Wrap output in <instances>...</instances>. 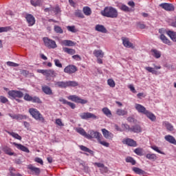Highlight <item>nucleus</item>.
Wrapping results in <instances>:
<instances>
[{
	"instance_id": "nucleus-1",
	"label": "nucleus",
	"mask_w": 176,
	"mask_h": 176,
	"mask_svg": "<svg viewBox=\"0 0 176 176\" xmlns=\"http://www.w3.org/2000/svg\"><path fill=\"white\" fill-rule=\"evenodd\" d=\"M87 140H92V138H95L96 140H97L98 144L102 145V146H105L106 148H109V143L104 140L102 135L98 131H95L94 130H89L87 135Z\"/></svg>"
},
{
	"instance_id": "nucleus-2",
	"label": "nucleus",
	"mask_w": 176,
	"mask_h": 176,
	"mask_svg": "<svg viewBox=\"0 0 176 176\" xmlns=\"http://www.w3.org/2000/svg\"><path fill=\"white\" fill-rule=\"evenodd\" d=\"M55 87H58L59 89H67V87H76L79 86V83L76 81H54Z\"/></svg>"
},
{
	"instance_id": "nucleus-3",
	"label": "nucleus",
	"mask_w": 176,
	"mask_h": 176,
	"mask_svg": "<svg viewBox=\"0 0 176 176\" xmlns=\"http://www.w3.org/2000/svg\"><path fill=\"white\" fill-rule=\"evenodd\" d=\"M100 14L104 17H109L110 19H116L118 16V10L113 7H106L104 10L100 12Z\"/></svg>"
},
{
	"instance_id": "nucleus-4",
	"label": "nucleus",
	"mask_w": 176,
	"mask_h": 176,
	"mask_svg": "<svg viewBox=\"0 0 176 176\" xmlns=\"http://www.w3.org/2000/svg\"><path fill=\"white\" fill-rule=\"evenodd\" d=\"M29 113L35 120H38V122H41V123H45V118H43V116H42L38 109L30 108L29 109Z\"/></svg>"
},
{
	"instance_id": "nucleus-5",
	"label": "nucleus",
	"mask_w": 176,
	"mask_h": 176,
	"mask_svg": "<svg viewBox=\"0 0 176 176\" xmlns=\"http://www.w3.org/2000/svg\"><path fill=\"white\" fill-rule=\"evenodd\" d=\"M10 100H16V98H23L24 94L21 91L10 90L8 93Z\"/></svg>"
},
{
	"instance_id": "nucleus-6",
	"label": "nucleus",
	"mask_w": 176,
	"mask_h": 176,
	"mask_svg": "<svg viewBox=\"0 0 176 176\" xmlns=\"http://www.w3.org/2000/svg\"><path fill=\"white\" fill-rule=\"evenodd\" d=\"M43 41L45 45L48 47L49 49H56L57 47V44H56V41L49 39L47 37L43 38Z\"/></svg>"
},
{
	"instance_id": "nucleus-7",
	"label": "nucleus",
	"mask_w": 176,
	"mask_h": 176,
	"mask_svg": "<svg viewBox=\"0 0 176 176\" xmlns=\"http://www.w3.org/2000/svg\"><path fill=\"white\" fill-rule=\"evenodd\" d=\"M80 118L85 120H87V119H93L94 120H96L97 119H98V116L94 115V113L89 112L81 113L80 114Z\"/></svg>"
},
{
	"instance_id": "nucleus-8",
	"label": "nucleus",
	"mask_w": 176,
	"mask_h": 176,
	"mask_svg": "<svg viewBox=\"0 0 176 176\" xmlns=\"http://www.w3.org/2000/svg\"><path fill=\"white\" fill-rule=\"evenodd\" d=\"M68 100L73 101L74 102H77L78 104H87V100L79 98L76 95H72L67 97Z\"/></svg>"
},
{
	"instance_id": "nucleus-9",
	"label": "nucleus",
	"mask_w": 176,
	"mask_h": 176,
	"mask_svg": "<svg viewBox=\"0 0 176 176\" xmlns=\"http://www.w3.org/2000/svg\"><path fill=\"white\" fill-rule=\"evenodd\" d=\"M65 74H68V75H72L75 72H78V67L74 65H69L64 69Z\"/></svg>"
},
{
	"instance_id": "nucleus-10",
	"label": "nucleus",
	"mask_w": 176,
	"mask_h": 176,
	"mask_svg": "<svg viewBox=\"0 0 176 176\" xmlns=\"http://www.w3.org/2000/svg\"><path fill=\"white\" fill-rule=\"evenodd\" d=\"M160 8H162V9H164V10H166L167 12H173V10L175 9V7H174V5L168 3H162L160 4Z\"/></svg>"
},
{
	"instance_id": "nucleus-11",
	"label": "nucleus",
	"mask_w": 176,
	"mask_h": 176,
	"mask_svg": "<svg viewBox=\"0 0 176 176\" xmlns=\"http://www.w3.org/2000/svg\"><path fill=\"white\" fill-rule=\"evenodd\" d=\"M26 21L28 24V27H32L35 25V17L31 14H28L25 16Z\"/></svg>"
},
{
	"instance_id": "nucleus-12",
	"label": "nucleus",
	"mask_w": 176,
	"mask_h": 176,
	"mask_svg": "<svg viewBox=\"0 0 176 176\" xmlns=\"http://www.w3.org/2000/svg\"><path fill=\"white\" fill-rule=\"evenodd\" d=\"M122 144L125 145H128V146H137V142L135 140L131 139V138H126L122 140Z\"/></svg>"
},
{
	"instance_id": "nucleus-13",
	"label": "nucleus",
	"mask_w": 176,
	"mask_h": 176,
	"mask_svg": "<svg viewBox=\"0 0 176 176\" xmlns=\"http://www.w3.org/2000/svg\"><path fill=\"white\" fill-rule=\"evenodd\" d=\"M122 44L124 45V47H128L129 49L131 47V49H134V45L133 43L130 42V40L127 37H122Z\"/></svg>"
},
{
	"instance_id": "nucleus-14",
	"label": "nucleus",
	"mask_w": 176,
	"mask_h": 176,
	"mask_svg": "<svg viewBox=\"0 0 176 176\" xmlns=\"http://www.w3.org/2000/svg\"><path fill=\"white\" fill-rule=\"evenodd\" d=\"M12 145L16 146V148L19 149V151H22V152H25L26 153H30V149L25 147L24 145L21 144H17L16 142H12Z\"/></svg>"
},
{
	"instance_id": "nucleus-15",
	"label": "nucleus",
	"mask_w": 176,
	"mask_h": 176,
	"mask_svg": "<svg viewBox=\"0 0 176 176\" xmlns=\"http://www.w3.org/2000/svg\"><path fill=\"white\" fill-rule=\"evenodd\" d=\"M8 116L12 118V119H16V120H24L27 119V116L23 114H12L9 113Z\"/></svg>"
},
{
	"instance_id": "nucleus-16",
	"label": "nucleus",
	"mask_w": 176,
	"mask_h": 176,
	"mask_svg": "<svg viewBox=\"0 0 176 176\" xmlns=\"http://www.w3.org/2000/svg\"><path fill=\"white\" fill-rule=\"evenodd\" d=\"M101 131L103 134V137H104L106 140H112V138H113V133H111L106 129H102Z\"/></svg>"
},
{
	"instance_id": "nucleus-17",
	"label": "nucleus",
	"mask_w": 176,
	"mask_h": 176,
	"mask_svg": "<svg viewBox=\"0 0 176 176\" xmlns=\"http://www.w3.org/2000/svg\"><path fill=\"white\" fill-rule=\"evenodd\" d=\"M135 108L139 113H143V115H145V113H146V112L148 111V110H146V108H145V107L140 104H135Z\"/></svg>"
},
{
	"instance_id": "nucleus-18",
	"label": "nucleus",
	"mask_w": 176,
	"mask_h": 176,
	"mask_svg": "<svg viewBox=\"0 0 176 176\" xmlns=\"http://www.w3.org/2000/svg\"><path fill=\"white\" fill-rule=\"evenodd\" d=\"M3 152H4L6 155H8V156H16V153L13 152V150L8 146L3 147Z\"/></svg>"
},
{
	"instance_id": "nucleus-19",
	"label": "nucleus",
	"mask_w": 176,
	"mask_h": 176,
	"mask_svg": "<svg viewBox=\"0 0 176 176\" xmlns=\"http://www.w3.org/2000/svg\"><path fill=\"white\" fill-rule=\"evenodd\" d=\"M28 168L35 175H39V174H41V169L39 168H36L32 165H29Z\"/></svg>"
},
{
	"instance_id": "nucleus-20",
	"label": "nucleus",
	"mask_w": 176,
	"mask_h": 176,
	"mask_svg": "<svg viewBox=\"0 0 176 176\" xmlns=\"http://www.w3.org/2000/svg\"><path fill=\"white\" fill-rule=\"evenodd\" d=\"M42 91L45 94H47V96H52L53 94V91L52 90V88L50 87L45 85L42 87Z\"/></svg>"
},
{
	"instance_id": "nucleus-21",
	"label": "nucleus",
	"mask_w": 176,
	"mask_h": 176,
	"mask_svg": "<svg viewBox=\"0 0 176 176\" xmlns=\"http://www.w3.org/2000/svg\"><path fill=\"white\" fill-rule=\"evenodd\" d=\"M164 140L169 142L170 144H173V145H176V140L173 135H167L164 137Z\"/></svg>"
},
{
	"instance_id": "nucleus-22",
	"label": "nucleus",
	"mask_w": 176,
	"mask_h": 176,
	"mask_svg": "<svg viewBox=\"0 0 176 176\" xmlns=\"http://www.w3.org/2000/svg\"><path fill=\"white\" fill-rule=\"evenodd\" d=\"M96 31L98 32H102V34H107V28L102 25H96L95 27Z\"/></svg>"
},
{
	"instance_id": "nucleus-23",
	"label": "nucleus",
	"mask_w": 176,
	"mask_h": 176,
	"mask_svg": "<svg viewBox=\"0 0 176 176\" xmlns=\"http://www.w3.org/2000/svg\"><path fill=\"white\" fill-rule=\"evenodd\" d=\"M162 126H164V127H166V130H168V131H174V126H173V124H171L170 122H168L167 121L163 122Z\"/></svg>"
},
{
	"instance_id": "nucleus-24",
	"label": "nucleus",
	"mask_w": 176,
	"mask_h": 176,
	"mask_svg": "<svg viewBox=\"0 0 176 176\" xmlns=\"http://www.w3.org/2000/svg\"><path fill=\"white\" fill-rule=\"evenodd\" d=\"M160 39H161L162 42H163V43H165V45H168V46H171V41L168 40L164 34H161L160 36Z\"/></svg>"
},
{
	"instance_id": "nucleus-25",
	"label": "nucleus",
	"mask_w": 176,
	"mask_h": 176,
	"mask_svg": "<svg viewBox=\"0 0 176 176\" xmlns=\"http://www.w3.org/2000/svg\"><path fill=\"white\" fill-rule=\"evenodd\" d=\"M59 101L60 102H63V104H66L67 105H69V107H70V108H72V109H75V108H76V105L71 102H68L67 100L65 99H60Z\"/></svg>"
},
{
	"instance_id": "nucleus-26",
	"label": "nucleus",
	"mask_w": 176,
	"mask_h": 176,
	"mask_svg": "<svg viewBox=\"0 0 176 176\" xmlns=\"http://www.w3.org/2000/svg\"><path fill=\"white\" fill-rule=\"evenodd\" d=\"M94 56L97 58H102L104 57V52L101 50H95L94 51Z\"/></svg>"
},
{
	"instance_id": "nucleus-27",
	"label": "nucleus",
	"mask_w": 176,
	"mask_h": 176,
	"mask_svg": "<svg viewBox=\"0 0 176 176\" xmlns=\"http://www.w3.org/2000/svg\"><path fill=\"white\" fill-rule=\"evenodd\" d=\"M146 117L151 120V122H155L156 121V116L153 114L152 112L147 110V111L145 113Z\"/></svg>"
},
{
	"instance_id": "nucleus-28",
	"label": "nucleus",
	"mask_w": 176,
	"mask_h": 176,
	"mask_svg": "<svg viewBox=\"0 0 176 176\" xmlns=\"http://www.w3.org/2000/svg\"><path fill=\"white\" fill-rule=\"evenodd\" d=\"M63 50L65 53L69 54L70 56H74L76 53V50L69 47H63Z\"/></svg>"
},
{
	"instance_id": "nucleus-29",
	"label": "nucleus",
	"mask_w": 176,
	"mask_h": 176,
	"mask_svg": "<svg viewBox=\"0 0 176 176\" xmlns=\"http://www.w3.org/2000/svg\"><path fill=\"white\" fill-rule=\"evenodd\" d=\"M127 113V111L122 109H117L116 111V115H117L118 116H126Z\"/></svg>"
},
{
	"instance_id": "nucleus-30",
	"label": "nucleus",
	"mask_w": 176,
	"mask_h": 176,
	"mask_svg": "<svg viewBox=\"0 0 176 176\" xmlns=\"http://www.w3.org/2000/svg\"><path fill=\"white\" fill-rule=\"evenodd\" d=\"M38 74H42L47 78L50 77V69H37Z\"/></svg>"
},
{
	"instance_id": "nucleus-31",
	"label": "nucleus",
	"mask_w": 176,
	"mask_h": 176,
	"mask_svg": "<svg viewBox=\"0 0 176 176\" xmlns=\"http://www.w3.org/2000/svg\"><path fill=\"white\" fill-rule=\"evenodd\" d=\"M166 34L173 42H176V32L168 30Z\"/></svg>"
},
{
	"instance_id": "nucleus-32",
	"label": "nucleus",
	"mask_w": 176,
	"mask_h": 176,
	"mask_svg": "<svg viewBox=\"0 0 176 176\" xmlns=\"http://www.w3.org/2000/svg\"><path fill=\"white\" fill-rule=\"evenodd\" d=\"M142 129L140 125H134L131 127V132L132 133H141Z\"/></svg>"
},
{
	"instance_id": "nucleus-33",
	"label": "nucleus",
	"mask_w": 176,
	"mask_h": 176,
	"mask_svg": "<svg viewBox=\"0 0 176 176\" xmlns=\"http://www.w3.org/2000/svg\"><path fill=\"white\" fill-rule=\"evenodd\" d=\"M151 54L155 58H160L162 57V52L157 50H151Z\"/></svg>"
},
{
	"instance_id": "nucleus-34",
	"label": "nucleus",
	"mask_w": 176,
	"mask_h": 176,
	"mask_svg": "<svg viewBox=\"0 0 176 176\" xmlns=\"http://www.w3.org/2000/svg\"><path fill=\"white\" fill-rule=\"evenodd\" d=\"M102 112H103L104 115H105L107 118H112V112L108 107H104L102 109Z\"/></svg>"
},
{
	"instance_id": "nucleus-35",
	"label": "nucleus",
	"mask_w": 176,
	"mask_h": 176,
	"mask_svg": "<svg viewBox=\"0 0 176 176\" xmlns=\"http://www.w3.org/2000/svg\"><path fill=\"white\" fill-rule=\"evenodd\" d=\"M6 133L11 135V137H13V138H15V140H19V141H21L22 138L20 136L18 133H16L14 132H10L9 131H6Z\"/></svg>"
},
{
	"instance_id": "nucleus-36",
	"label": "nucleus",
	"mask_w": 176,
	"mask_h": 176,
	"mask_svg": "<svg viewBox=\"0 0 176 176\" xmlns=\"http://www.w3.org/2000/svg\"><path fill=\"white\" fill-rule=\"evenodd\" d=\"M76 131H77L78 134H80V135H82V137L87 138V133H86L83 128H76Z\"/></svg>"
},
{
	"instance_id": "nucleus-37",
	"label": "nucleus",
	"mask_w": 176,
	"mask_h": 176,
	"mask_svg": "<svg viewBox=\"0 0 176 176\" xmlns=\"http://www.w3.org/2000/svg\"><path fill=\"white\" fill-rule=\"evenodd\" d=\"M61 43L64 46H74L75 45V43L71 40H63Z\"/></svg>"
},
{
	"instance_id": "nucleus-38",
	"label": "nucleus",
	"mask_w": 176,
	"mask_h": 176,
	"mask_svg": "<svg viewBox=\"0 0 176 176\" xmlns=\"http://www.w3.org/2000/svg\"><path fill=\"white\" fill-rule=\"evenodd\" d=\"M133 171L135 174H138L139 175H144V174H145V171H144L142 169H141L140 168H137V167H133Z\"/></svg>"
},
{
	"instance_id": "nucleus-39",
	"label": "nucleus",
	"mask_w": 176,
	"mask_h": 176,
	"mask_svg": "<svg viewBox=\"0 0 176 176\" xmlns=\"http://www.w3.org/2000/svg\"><path fill=\"white\" fill-rule=\"evenodd\" d=\"M146 159H148V160H153L155 162L157 159V156L155 153H148L146 155Z\"/></svg>"
},
{
	"instance_id": "nucleus-40",
	"label": "nucleus",
	"mask_w": 176,
	"mask_h": 176,
	"mask_svg": "<svg viewBox=\"0 0 176 176\" xmlns=\"http://www.w3.org/2000/svg\"><path fill=\"white\" fill-rule=\"evenodd\" d=\"M80 149L81 151H82L83 152H87L88 153H90V155H94V151L90 150L89 148H87L83 145L80 146Z\"/></svg>"
},
{
	"instance_id": "nucleus-41",
	"label": "nucleus",
	"mask_w": 176,
	"mask_h": 176,
	"mask_svg": "<svg viewBox=\"0 0 176 176\" xmlns=\"http://www.w3.org/2000/svg\"><path fill=\"white\" fill-rule=\"evenodd\" d=\"M144 69H146V71H148V72H151V74H153V75H157V72L155 70V68L153 67H144Z\"/></svg>"
},
{
	"instance_id": "nucleus-42",
	"label": "nucleus",
	"mask_w": 176,
	"mask_h": 176,
	"mask_svg": "<svg viewBox=\"0 0 176 176\" xmlns=\"http://www.w3.org/2000/svg\"><path fill=\"white\" fill-rule=\"evenodd\" d=\"M83 13L85 16H90L91 14V9L89 7L83 8Z\"/></svg>"
},
{
	"instance_id": "nucleus-43",
	"label": "nucleus",
	"mask_w": 176,
	"mask_h": 176,
	"mask_svg": "<svg viewBox=\"0 0 176 176\" xmlns=\"http://www.w3.org/2000/svg\"><path fill=\"white\" fill-rule=\"evenodd\" d=\"M9 31H12V27L10 26L0 27V34L2 32H8Z\"/></svg>"
},
{
	"instance_id": "nucleus-44",
	"label": "nucleus",
	"mask_w": 176,
	"mask_h": 176,
	"mask_svg": "<svg viewBox=\"0 0 176 176\" xmlns=\"http://www.w3.org/2000/svg\"><path fill=\"white\" fill-rule=\"evenodd\" d=\"M52 12H54L55 14H58V13L61 12V9L58 6H56L55 7H51Z\"/></svg>"
},
{
	"instance_id": "nucleus-45",
	"label": "nucleus",
	"mask_w": 176,
	"mask_h": 176,
	"mask_svg": "<svg viewBox=\"0 0 176 176\" xmlns=\"http://www.w3.org/2000/svg\"><path fill=\"white\" fill-rule=\"evenodd\" d=\"M151 148L153 149V151H155L157 153H160L161 155H166V153L162 151L160 148L157 146H151Z\"/></svg>"
},
{
	"instance_id": "nucleus-46",
	"label": "nucleus",
	"mask_w": 176,
	"mask_h": 176,
	"mask_svg": "<svg viewBox=\"0 0 176 176\" xmlns=\"http://www.w3.org/2000/svg\"><path fill=\"white\" fill-rule=\"evenodd\" d=\"M134 152L138 156H142L144 155V149L142 148H137L134 150Z\"/></svg>"
},
{
	"instance_id": "nucleus-47",
	"label": "nucleus",
	"mask_w": 176,
	"mask_h": 176,
	"mask_svg": "<svg viewBox=\"0 0 176 176\" xmlns=\"http://www.w3.org/2000/svg\"><path fill=\"white\" fill-rule=\"evenodd\" d=\"M67 30L69 31V32H72L73 34H75V32H78V30L75 27V25L72 26H67Z\"/></svg>"
},
{
	"instance_id": "nucleus-48",
	"label": "nucleus",
	"mask_w": 176,
	"mask_h": 176,
	"mask_svg": "<svg viewBox=\"0 0 176 176\" xmlns=\"http://www.w3.org/2000/svg\"><path fill=\"white\" fill-rule=\"evenodd\" d=\"M54 30L55 31V32H56V34H63L64 32V30H63L61 27L58 25H55L54 28Z\"/></svg>"
},
{
	"instance_id": "nucleus-49",
	"label": "nucleus",
	"mask_w": 176,
	"mask_h": 176,
	"mask_svg": "<svg viewBox=\"0 0 176 176\" xmlns=\"http://www.w3.org/2000/svg\"><path fill=\"white\" fill-rule=\"evenodd\" d=\"M30 3L32 6H39L42 3V0H31Z\"/></svg>"
},
{
	"instance_id": "nucleus-50",
	"label": "nucleus",
	"mask_w": 176,
	"mask_h": 176,
	"mask_svg": "<svg viewBox=\"0 0 176 176\" xmlns=\"http://www.w3.org/2000/svg\"><path fill=\"white\" fill-rule=\"evenodd\" d=\"M119 9H120V10H122V12H130V8L124 4L119 6Z\"/></svg>"
},
{
	"instance_id": "nucleus-51",
	"label": "nucleus",
	"mask_w": 176,
	"mask_h": 176,
	"mask_svg": "<svg viewBox=\"0 0 176 176\" xmlns=\"http://www.w3.org/2000/svg\"><path fill=\"white\" fill-rule=\"evenodd\" d=\"M126 163H131L132 166H135L136 162L135 161L133 157H127L126 158Z\"/></svg>"
},
{
	"instance_id": "nucleus-52",
	"label": "nucleus",
	"mask_w": 176,
	"mask_h": 176,
	"mask_svg": "<svg viewBox=\"0 0 176 176\" xmlns=\"http://www.w3.org/2000/svg\"><path fill=\"white\" fill-rule=\"evenodd\" d=\"M31 101L32 102H34L36 104H41V102H42V101H41V99L38 96L32 97Z\"/></svg>"
},
{
	"instance_id": "nucleus-53",
	"label": "nucleus",
	"mask_w": 176,
	"mask_h": 176,
	"mask_svg": "<svg viewBox=\"0 0 176 176\" xmlns=\"http://www.w3.org/2000/svg\"><path fill=\"white\" fill-rule=\"evenodd\" d=\"M75 16H76V17H80V19H85V15H83V13H82V11L80 10L76 11Z\"/></svg>"
},
{
	"instance_id": "nucleus-54",
	"label": "nucleus",
	"mask_w": 176,
	"mask_h": 176,
	"mask_svg": "<svg viewBox=\"0 0 176 176\" xmlns=\"http://www.w3.org/2000/svg\"><path fill=\"white\" fill-rule=\"evenodd\" d=\"M0 102H1L2 104H6V102H9V100L8 99V98H6L3 96H0Z\"/></svg>"
},
{
	"instance_id": "nucleus-55",
	"label": "nucleus",
	"mask_w": 176,
	"mask_h": 176,
	"mask_svg": "<svg viewBox=\"0 0 176 176\" xmlns=\"http://www.w3.org/2000/svg\"><path fill=\"white\" fill-rule=\"evenodd\" d=\"M54 62L56 67H58V68H63V64H61V63L60 62V60L54 59Z\"/></svg>"
},
{
	"instance_id": "nucleus-56",
	"label": "nucleus",
	"mask_w": 176,
	"mask_h": 176,
	"mask_svg": "<svg viewBox=\"0 0 176 176\" xmlns=\"http://www.w3.org/2000/svg\"><path fill=\"white\" fill-rule=\"evenodd\" d=\"M107 85H109L110 87H115L116 86L115 81L111 78L107 80Z\"/></svg>"
},
{
	"instance_id": "nucleus-57",
	"label": "nucleus",
	"mask_w": 176,
	"mask_h": 176,
	"mask_svg": "<svg viewBox=\"0 0 176 176\" xmlns=\"http://www.w3.org/2000/svg\"><path fill=\"white\" fill-rule=\"evenodd\" d=\"M50 76L52 78H56V76H57V73L54 69H50Z\"/></svg>"
},
{
	"instance_id": "nucleus-58",
	"label": "nucleus",
	"mask_w": 176,
	"mask_h": 176,
	"mask_svg": "<svg viewBox=\"0 0 176 176\" xmlns=\"http://www.w3.org/2000/svg\"><path fill=\"white\" fill-rule=\"evenodd\" d=\"M122 129H124V130H126L127 131H131V128H130V126H129V124H122Z\"/></svg>"
},
{
	"instance_id": "nucleus-59",
	"label": "nucleus",
	"mask_w": 176,
	"mask_h": 176,
	"mask_svg": "<svg viewBox=\"0 0 176 176\" xmlns=\"http://www.w3.org/2000/svg\"><path fill=\"white\" fill-rule=\"evenodd\" d=\"M24 100H25V101H32V96H30L28 94H26L24 96Z\"/></svg>"
},
{
	"instance_id": "nucleus-60",
	"label": "nucleus",
	"mask_w": 176,
	"mask_h": 176,
	"mask_svg": "<svg viewBox=\"0 0 176 176\" xmlns=\"http://www.w3.org/2000/svg\"><path fill=\"white\" fill-rule=\"evenodd\" d=\"M7 65L8 67H19V64L10 61L7 62Z\"/></svg>"
},
{
	"instance_id": "nucleus-61",
	"label": "nucleus",
	"mask_w": 176,
	"mask_h": 176,
	"mask_svg": "<svg viewBox=\"0 0 176 176\" xmlns=\"http://www.w3.org/2000/svg\"><path fill=\"white\" fill-rule=\"evenodd\" d=\"M56 124H57L58 126H60V127L64 126L63 121H61V119L60 118H58L56 120Z\"/></svg>"
},
{
	"instance_id": "nucleus-62",
	"label": "nucleus",
	"mask_w": 176,
	"mask_h": 176,
	"mask_svg": "<svg viewBox=\"0 0 176 176\" xmlns=\"http://www.w3.org/2000/svg\"><path fill=\"white\" fill-rule=\"evenodd\" d=\"M72 58L73 60H76V61H80V60H82V58L80 57V56L78 54L73 55Z\"/></svg>"
},
{
	"instance_id": "nucleus-63",
	"label": "nucleus",
	"mask_w": 176,
	"mask_h": 176,
	"mask_svg": "<svg viewBox=\"0 0 176 176\" xmlns=\"http://www.w3.org/2000/svg\"><path fill=\"white\" fill-rule=\"evenodd\" d=\"M9 171H10V176H14L16 172V169H14L13 167H10L9 168Z\"/></svg>"
},
{
	"instance_id": "nucleus-64",
	"label": "nucleus",
	"mask_w": 176,
	"mask_h": 176,
	"mask_svg": "<svg viewBox=\"0 0 176 176\" xmlns=\"http://www.w3.org/2000/svg\"><path fill=\"white\" fill-rule=\"evenodd\" d=\"M100 173L104 174V173H108V167L105 166V165L100 169Z\"/></svg>"
}]
</instances>
